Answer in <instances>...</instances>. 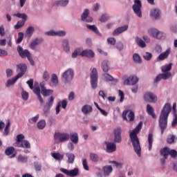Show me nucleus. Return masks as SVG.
I'll return each mask as SVG.
<instances>
[{
    "label": "nucleus",
    "mask_w": 177,
    "mask_h": 177,
    "mask_svg": "<svg viewBox=\"0 0 177 177\" xmlns=\"http://www.w3.org/2000/svg\"><path fill=\"white\" fill-rule=\"evenodd\" d=\"M17 67L21 71V73H19L17 76H18L19 78H21V77L26 74V71H27V65L21 64L17 65Z\"/></svg>",
    "instance_id": "obj_25"
},
{
    "label": "nucleus",
    "mask_w": 177,
    "mask_h": 177,
    "mask_svg": "<svg viewBox=\"0 0 177 177\" xmlns=\"http://www.w3.org/2000/svg\"><path fill=\"white\" fill-rule=\"evenodd\" d=\"M69 138L72 143H74V145L78 144L79 138H78V133L77 132L71 133V136H69Z\"/></svg>",
    "instance_id": "obj_34"
},
{
    "label": "nucleus",
    "mask_w": 177,
    "mask_h": 177,
    "mask_svg": "<svg viewBox=\"0 0 177 177\" xmlns=\"http://www.w3.org/2000/svg\"><path fill=\"white\" fill-rule=\"evenodd\" d=\"M62 48L66 53H70V41L68 39H64L62 41Z\"/></svg>",
    "instance_id": "obj_21"
},
{
    "label": "nucleus",
    "mask_w": 177,
    "mask_h": 177,
    "mask_svg": "<svg viewBox=\"0 0 177 177\" xmlns=\"http://www.w3.org/2000/svg\"><path fill=\"white\" fill-rule=\"evenodd\" d=\"M136 42L140 48H146V43L141 38L136 37Z\"/></svg>",
    "instance_id": "obj_43"
},
{
    "label": "nucleus",
    "mask_w": 177,
    "mask_h": 177,
    "mask_svg": "<svg viewBox=\"0 0 177 177\" xmlns=\"http://www.w3.org/2000/svg\"><path fill=\"white\" fill-rule=\"evenodd\" d=\"M109 164H112L113 167H114L117 169H122V166L124 165V164H122V162H117L115 160H110L109 162Z\"/></svg>",
    "instance_id": "obj_37"
},
{
    "label": "nucleus",
    "mask_w": 177,
    "mask_h": 177,
    "mask_svg": "<svg viewBox=\"0 0 177 177\" xmlns=\"http://www.w3.org/2000/svg\"><path fill=\"white\" fill-rule=\"evenodd\" d=\"M54 138L61 143H64V142H67L70 139V134L68 133H55Z\"/></svg>",
    "instance_id": "obj_11"
},
{
    "label": "nucleus",
    "mask_w": 177,
    "mask_h": 177,
    "mask_svg": "<svg viewBox=\"0 0 177 177\" xmlns=\"http://www.w3.org/2000/svg\"><path fill=\"white\" fill-rule=\"evenodd\" d=\"M102 174L105 177H109L113 174V166L110 165L102 167Z\"/></svg>",
    "instance_id": "obj_19"
},
{
    "label": "nucleus",
    "mask_w": 177,
    "mask_h": 177,
    "mask_svg": "<svg viewBox=\"0 0 177 177\" xmlns=\"http://www.w3.org/2000/svg\"><path fill=\"white\" fill-rule=\"evenodd\" d=\"M92 106L91 105L85 104L82 107V113L84 114V115H88V114H91L92 113Z\"/></svg>",
    "instance_id": "obj_29"
},
{
    "label": "nucleus",
    "mask_w": 177,
    "mask_h": 177,
    "mask_svg": "<svg viewBox=\"0 0 177 177\" xmlns=\"http://www.w3.org/2000/svg\"><path fill=\"white\" fill-rule=\"evenodd\" d=\"M171 110V104L166 103L160 112L158 122L162 134L164 133V131L167 129V127H168V117L169 116Z\"/></svg>",
    "instance_id": "obj_2"
},
{
    "label": "nucleus",
    "mask_w": 177,
    "mask_h": 177,
    "mask_svg": "<svg viewBox=\"0 0 177 177\" xmlns=\"http://www.w3.org/2000/svg\"><path fill=\"white\" fill-rule=\"evenodd\" d=\"M142 57L145 60H147V62H150L153 57V54L149 52H145L142 54Z\"/></svg>",
    "instance_id": "obj_47"
},
{
    "label": "nucleus",
    "mask_w": 177,
    "mask_h": 177,
    "mask_svg": "<svg viewBox=\"0 0 177 177\" xmlns=\"http://www.w3.org/2000/svg\"><path fill=\"white\" fill-rule=\"evenodd\" d=\"M45 35H48V37H56V30H50L45 32Z\"/></svg>",
    "instance_id": "obj_61"
},
{
    "label": "nucleus",
    "mask_w": 177,
    "mask_h": 177,
    "mask_svg": "<svg viewBox=\"0 0 177 177\" xmlns=\"http://www.w3.org/2000/svg\"><path fill=\"white\" fill-rule=\"evenodd\" d=\"M17 50L21 59H26L27 58L28 62H30V64L31 66H34L35 62L34 60L32 59V57H31V53L27 49L24 50L23 47L21 46H18Z\"/></svg>",
    "instance_id": "obj_5"
},
{
    "label": "nucleus",
    "mask_w": 177,
    "mask_h": 177,
    "mask_svg": "<svg viewBox=\"0 0 177 177\" xmlns=\"http://www.w3.org/2000/svg\"><path fill=\"white\" fill-rule=\"evenodd\" d=\"M91 72L90 73V78L91 86L92 88H93V89H95V88H97V69H96V68H91Z\"/></svg>",
    "instance_id": "obj_9"
},
{
    "label": "nucleus",
    "mask_w": 177,
    "mask_h": 177,
    "mask_svg": "<svg viewBox=\"0 0 177 177\" xmlns=\"http://www.w3.org/2000/svg\"><path fill=\"white\" fill-rule=\"evenodd\" d=\"M106 41L109 45H112L113 46H114V45H115V42H117V40L114 37H109Z\"/></svg>",
    "instance_id": "obj_59"
},
{
    "label": "nucleus",
    "mask_w": 177,
    "mask_h": 177,
    "mask_svg": "<svg viewBox=\"0 0 177 177\" xmlns=\"http://www.w3.org/2000/svg\"><path fill=\"white\" fill-rule=\"evenodd\" d=\"M77 56H82V48H76L72 53L71 57L75 59Z\"/></svg>",
    "instance_id": "obj_36"
},
{
    "label": "nucleus",
    "mask_w": 177,
    "mask_h": 177,
    "mask_svg": "<svg viewBox=\"0 0 177 177\" xmlns=\"http://www.w3.org/2000/svg\"><path fill=\"white\" fill-rule=\"evenodd\" d=\"M144 99L146 102H149V103H156V102H157V96L153 93H146L144 95Z\"/></svg>",
    "instance_id": "obj_17"
},
{
    "label": "nucleus",
    "mask_w": 177,
    "mask_h": 177,
    "mask_svg": "<svg viewBox=\"0 0 177 177\" xmlns=\"http://www.w3.org/2000/svg\"><path fill=\"white\" fill-rule=\"evenodd\" d=\"M39 120V115H36L35 117L28 119V125H34Z\"/></svg>",
    "instance_id": "obj_40"
},
{
    "label": "nucleus",
    "mask_w": 177,
    "mask_h": 177,
    "mask_svg": "<svg viewBox=\"0 0 177 177\" xmlns=\"http://www.w3.org/2000/svg\"><path fill=\"white\" fill-rule=\"evenodd\" d=\"M43 81H49V79L50 78V75H49V73L48 71H45L42 75Z\"/></svg>",
    "instance_id": "obj_56"
},
{
    "label": "nucleus",
    "mask_w": 177,
    "mask_h": 177,
    "mask_svg": "<svg viewBox=\"0 0 177 177\" xmlns=\"http://www.w3.org/2000/svg\"><path fill=\"white\" fill-rule=\"evenodd\" d=\"M122 130L121 127H118L113 130V135H114V142L115 143H121L122 138H121V133Z\"/></svg>",
    "instance_id": "obj_15"
},
{
    "label": "nucleus",
    "mask_w": 177,
    "mask_h": 177,
    "mask_svg": "<svg viewBox=\"0 0 177 177\" xmlns=\"http://www.w3.org/2000/svg\"><path fill=\"white\" fill-rule=\"evenodd\" d=\"M133 59L134 63H137V64H140V63H142V58L138 53H134L133 55Z\"/></svg>",
    "instance_id": "obj_44"
},
{
    "label": "nucleus",
    "mask_w": 177,
    "mask_h": 177,
    "mask_svg": "<svg viewBox=\"0 0 177 177\" xmlns=\"http://www.w3.org/2000/svg\"><path fill=\"white\" fill-rule=\"evenodd\" d=\"M116 48L120 51L124 50V44L122 41H118L116 44Z\"/></svg>",
    "instance_id": "obj_63"
},
{
    "label": "nucleus",
    "mask_w": 177,
    "mask_h": 177,
    "mask_svg": "<svg viewBox=\"0 0 177 177\" xmlns=\"http://www.w3.org/2000/svg\"><path fill=\"white\" fill-rule=\"evenodd\" d=\"M21 97L24 102H27V100H28V97H30V94L28 92L22 90L21 92Z\"/></svg>",
    "instance_id": "obj_46"
},
{
    "label": "nucleus",
    "mask_w": 177,
    "mask_h": 177,
    "mask_svg": "<svg viewBox=\"0 0 177 177\" xmlns=\"http://www.w3.org/2000/svg\"><path fill=\"white\" fill-rule=\"evenodd\" d=\"M28 160V158L27 156L19 155L17 157V162H21L22 164H24L27 162Z\"/></svg>",
    "instance_id": "obj_42"
},
{
    "label": "nucleus",
    "mask_w": 177,
    "mask_h": 177,
    "mask_svg": "<svg viewBox=\"0 0 177 177\" xmlns=\"http://www.w3.org/2000/svg\"><path fill=\"white\" fill-rule=\"evenodd\" d=\"M86 27L88 28V30H91V31H93L95 34L97 35H102V33L99 32V30L95 25H86Z\"/></svg>",
    "instance_id": "obj_41"
},
{
    "label": "nucleus",
    "mask_w": 177,
    "mask_h": 177,
    "mask_svg": "<svg viewBox=\"0 0 177 177\" xmlns=\"http://www.w3.org/2000/svg\"><path fill=\"white\" fill-rule=\"evenodd\" d=\"M171 54V48H167L164 53L160 54L158 57L159 60H165V59H168V57Z\"/></svg>",
    "instance_id": "obj_30"
},
{
    "label": "nucleus",
    "mask_w": 177,
    "mask_h": 177,
    "mask_svg": "<svg viewBox=\"0 0 177 177\" xmlns=\"http://www.w3.org/2000/svg\"><path fill=\"white\" fill-rule=\"evenodd\" d=\"M13 153H15V147H13L6 148L5 151L6 156H11L10 158H15L16 157V154Z\"/></svg>",
    "instance_id": "obj_33"
},
{
    "label": "nucleus",
    "mask_w": 177,
    "mask_h": 177,
    "mask_svg": "<svg viewBox=\"0 0 177 177\" xmlns=\"http://www.w3.org/2000/svg\"><path fill=\"white\" fill-rule=\"evenodd\" d=\"M160 70L162 73V74H165L167 73H171L169 72L171 70H172V63H169L168 64H165L160 67Z\"/></svg>",
    "instance_id": "obj_32"
},
{
    "label": "nucleus",
    "mask_w": 177,
    "mask_h": 177,
    "mask_svg": "<svg viewBox=\"0 0 177 177\" xmlns=\"http://www.w3.org/2000/svg\"><path fill=\"white\" fill-rule=\"evenodd\" d=\"M176 125H177V114L175 113L174 118V120L172 121V123H171V127L173 128H175V127H176Z\"/></svg>",
    "instance_id": "obj_64"
},
{
    "label": "nucleus",
    "mask_w": 177,
    "mask_h": 177,
    "mask_svg": "<svg viewBox=\"0 0 177 177\" xmlns=\"http://www.w3.org/2000/svg\"><path fill=\"white\" fill-rule=\"evenodd\" d=\"M33 92L34 94L37 96V99L40 102V103H44V99H42L41 93L43 95V96H49V95H52V93H53V90L48 89H34Z\"/></svg>",
    "instance_id": "obj_8"
},
{
    "label": "nucleus",
    "mask_w": 177,
    "mask_h": 177,
    "mask_svg": "<svg viewBox=\"0 0 177 177\" xmlns=\"http://www.w3.org/2000/svg\"><path fill=\"white\" fill-rule=\"evenodd\" d=\"M75 72L74 69L68 68L61 75V80L64 82L66 85H70L71 81L74 80Z\"/></svg>",
    "instance_id": "obj_4"
},
{
    "label": "nucleus",
    "mask_w": 177,
    "mask_h": 177,
    "mask_svg": "<svg viewBox=\"0 0 177 177\" xmlns=\"http://www.w3.org/2000/svg\"><path fill=\"white\" fill-rule=\"evenodd\" d=\"M70 3L69 0H58L55 2L56 6H59L60 8H66Z\"/></svg>",
    "instance_id": "obj_31"
},
{
    "label": "nucleus",
    "mask_w": 177,
    "mask_h": 177,
    "mask_svg": "<svg viewBox=\"0 0 177 177\" xmlns=\"http://www.w3.org/2000/svg\"><path fill=\"white\" fill-rule=\"evenodd\" d=\"M128 25H124L123 26H120L116 29H115L112 33V35L113 37H118L120 34H122V32H125V31H128Z\"/></svg>",
    "instance_id": "obj_18"
},
{
    "label": "nucleus",
    "mask_w": 177,
    "mask_h": 177,
    "mask_svg": "<svg viewBox=\"0 0 177 177\" xmlns=\"http://www.w3.org/2000/svg\"><path fill=\"white\" fill-rule=\"evenodd\" d=\"M26 22L24 21H18L17 24L15 26V30H19V28H21V27H23V26H24Z\"/></svg>",
    "instance_id": "obj_60"
},
{
    "label": "nucleus",
    "mask_w": 177,
    "mask_h": 177,
    "mask_svg": "<svg viewBox=\"0 0 177 177\" xmlns=\"http://www.w3.org/2000/svg\"><path fill=\"white\" fill-rule=\"evenodd\" d=\"M66 156L68 158V164H73L75 160V155H74L73 153H66Z\"/></svg>",
    "instance_id": "obj_38"
},
{
    "label": "nucleus",
    "mask_w": 177,
    "mask_h": 177,
    "mask_svg": "<svg viewBox=\"0 0 177 177\" xmlns=\"http://www.w3.org/2000/svg\"><path fill=\"white\" fill-rule=\"evenodd\" d=\"M37 125L38 129H44V128H45V127H46V122L45 121V120H39L37 122Z\"/></svg>",
    "instance_id": "obj_49"
},
{
    "label": "nucleus",
    "mask_w": 177,
    "mask_h": 177,
    "mask_svg": "<svg viewBox=\"0 0 177 177\" xmlns=\"http://www.w3.org/2000/svg\"><path fill=\"white\" fill-rule=\"evenodd\" d=\"M139 82V77L136 75H131L123 79V85L126 86H133Z\"/></svg>",
    "instance_id": "obj_7"
},
{
    "label": "nucleus",
    "mask_w": 177,
    "mask_h": 177,
    "mask_svg": "<svg viewBox=\"0 0 177 177\" xmlns=\"http://www.w3.org/2000/svg\"><path fill=\"white\" fill-rule=\"evenodd\" d=\"M109 60H104L102 62L101 67L104 73H108L109 70H110V66H109Z\"/></svg>",
    "instance_id": "obj_35"
},
{
    "label": "nucleus",
    "mask_w": 177,
    "mask_h": 177,
    "mask_svg": "<svg viewBox=\"0 0 177 177\" xmlns=\"http://www.w3.org/2000/svg\"><path fill=\"white\" fill-rule=\"evenodd\" d=\"M109 19L110 16L109 15V14H104L100 19V21H101V23H106V21H107Z\"/></svg>",
    "instance_id": "obj_53"
},
{
    "label": "nucleus",
    "mask_w": 177,
    "mask_h": 177,
    "mask_svg": "<svg viewBox=\"0 0 177 177\" xmlns=\"http://www.w3.org/2000/svg\"><path fill=\"white\" fill-rule=\"evenodd\" d=\"M153 142H154V139L153 138V134L151 133L148 135V143H149V150H151V147H153Z\"/></svg>",
    "instance_id": "obj_48"
},
{
    "label": "nucleus",
    "mask_w": 177,
    "mask_h": 177,
    "mask_svg": "<svg viewBox=\"0 0 177 177\" xmlns=\"http://www.w3.org/2000/svg\"><path fill=\"white\" fill-rule=\"evenodd\" d=\"M58 105L60 107H62L64 109V110H66V109H67V100H63L62 101H59L58 102Z\"/></svg>",
    "instance_id": "obj_54"
},
{
    "label": "nucleus",
    "mask_w": 177,
    "mask_h": 177,
    "mask_svg": "<svg viewBox=\"0 0 177 177\" xmlns=\"http://www.w3.org/2000/svg\"><path fill=\"white\" fill-rule=\"evenodd\" d=\"M24 38V33H23L22 32H19L18 33V39H17V44H21Z\"/></svg>",
    "instance_id": "obj_57"
},
{
    "label": "nucleus",
    "mask_w": 177,
    "mask_h": 177,
    "mask_svg": "<svg viewBox=\"0 0 177 177\" xmlns=\"http://www.w3.org/2000/svg\"><path fill=\"white\" fill-rule=\"evenodd\" d=\"M39 85L41 89H46V88H48V82L46 80H42L41 82H40Z\"/></svg>",
    "instance_id": "obj_62"
},
{
    "label": "nucleus",
    "mask_w": 177,
    "mask_h": 177,
    "mask_svg": "<svg viewBox=\"0 0 177 177\" xmlns=\"http://www.w3.org/2000/svg\"><path fill=\"white\" fill-rule=\"evenodd\" d=\"M132 9L138 17H142V2L140 0L134 1V4L132 6Z\"/></svg>",
    "instance_id": "obj_10"
},
{
    "label": "nucleus",
    "mask_w": 177,
    "mask_h": 177,
    "mask_svg": "<svg viewBox=\"0 0 177 177\" xmlns=\"http://www.w3.org/2000/svg\"><path fill=\"white\" fill-rule=\"evenodd\" d=\"M122 118L125 120V121H133L135 113L131 110H125L122 113Z\"/></svg>",
    "instance_id": "obj_12"
},
{
    "label": "nucleus",
    "mask_w": 177,
    "mask_h": 177,
    "mask_svg": "<svg viewBox=\"0 0 177 177\" xmlns=\"http://www.w3.org/2000/svg\"><path fill=\"white\" fill-rule=\"evenodd\" d=\"M148 34L150 37L155 38L156 39H165L167 35L162 31H160L158 29L152 28L149 29Z\"/></svg>",
    "instance_id": "obj_6"
},
{
    "label": "nucleus",
    "mask_w": 177,
    "mask_h": 177,
    "mask_svg": "<svg viewBox=\"0 0 177 177\" xmlns=\"http://www.w3.org/2000/svg\"><path fill=\"white\" fill-rule=\"evenodd\" d=\"M103 78H104V81H106V82L111 81V82H112L113 85H117L118 84V80L114 79V77H113V76H111L109 73L104 74L103 75Z\"/></svg>",
    "instance_id": "obj_26"
},
{
    "label": "nucleus",
    "mask_w": 177,
    "mask_h": 177,
    "mask_svg": "<svg viewBox=\"0 0 177 177\" xmlns=\"http://www.w3.org/2000/svg\"><path fill=\"white\" fill-rule=\"evenodd\" d=\"M81 20L84 23H92L93 21V18L89 16V10L85 9L81 15Z\"/></svg>",
    "instance_id": "obj_14"
},
{
    "label": "nucleus",
    "mask_w": 177,
    "mask_h": 177,
    "mask_svg": "<svg viewBox=\"0 0 177 177\" xmlns=\"http://www.w3.org/2000/svg\"><path fill=\"white\" fill-rule=\"evenodd\" d=\"M147 112L149 115H151L152 118H156V113H154V109L150 104L147 105Z\"/></svg>",
    "instance_id": "obj_39"
},
{
    "label": "nucleus",
    "mask_w": 177,
    "mask_h": 177,
    "mask_svg": "<svg viewBox=\"0 0 177 177\" xmlns=\"http://www.w3.org/2000/svg\"><path fill=\"white\" fill-rule=\"evenodd\" d=\"M44 42V39L42 37H37L32 41L30 44V48L32 50L37 48V45H39V44H42Z\"/></svg>",
    "instance_id": "obj_23"
},
{
    "label": "nucleus",
    "mask_w": 177,
    "mask_h": 177,
    "mask_svg": "<svg viewBox=\"0 0 177 177\" xmlns=\"http://www.w3.org/2000/svg\"><path fill=\"white\" fill-rule=\"evenodd\" d=\"M66 35H67V32H66V30L56 31V37H66Z\"/></svg>",
    "instance_id": "obj_58"
},
{
    "label": "nucleus",
    "mask_w": 177,
    "mask_h": 177,
    "mask_svg": "<svg viewBox=\"0 0 177 177\" xmlns=\"http://www.w3.org/2000/svg\"><path fill=\"white\" fill-rule=\"evenodd\" d=\"M171 77H172L171 73H160L156 77L154 80V83L157 84V82H160L161 80H164L165 81H167V80H169Z\"/></svg>",
    "instance_id": "obj_13"
},
{
    "label": "nucleus",
    "mask_w": 177,
    "mask_h": 177,
    "mask_svg": "<svg viewBox=\"0 0 177 177\" xmlns=\"http://www.w3.org/2000/svg\"><path fill=\"white\" fill-rule=\"evenodd\" d=\"M106 153H114L117 150V145L114 142H106Z\"/></svg>",
    "instance_id": "obj_20"
},
{
    "label": "nucleus",
    "mask_w": 177,
    "mask_h": 177,
    "mask_svg": "<svg viewBox=\"0 0 177 177\" xmlns=\"http://www.w3.org/2000/svg\"><path fill=\"white\" fill-rule=\"evenodd\" d=\"M150 15L154 20H160L161 16V12L159 9L154 8L151 10Z\"/></svg>",
    "instance_id": "obj_24"
},
{
    "label": "nucleus",
    "mask_w": 177,
    "mask_h": 177,
    "mask_svg": "<svg viewBox=\"0 0 177 177\" xmlns=\"http://www.w3.org/2000/svg\"><path fill=\"white\" fill-rule=\"evenodd\" d=\"M19 78V77H18V76L16 75V77L12 78L11 80H8L6 86L9 87L10 86V85H13V84H15V82H16V81H17Z\"/></svg>",
    "instance_id": "obj_52"
},
{
    "label": "nucleus",
    "mask_w": 177,
    "mask_h": 177,
    "mask_svg": "<svg viewBox=\"0 0 177 177\" xmlns=\"http://www.w3.org/2000/svg\"><path fill=\"white\" fill-rule=\"evenodd\" d=\"M60 171L67 175V176L74 177L78 175V168H75L71 171L67 170V169L61 168Z\"/></svg>",
    "instance_id": "obj_16"
},
{
    "label": "nucleus",
    "mask_w": 177,
    "mask_h": 177,
    "mask_svg": "<svg viewBox=\"0 0 177 177\" xmlns=\"http://www.w3.org/2000/svg\"><path fill=\"white\" fill-rule=\"evenodd\" d=\"M14 16L16 17H18L19 19H22V21H27V15L25 13H17L15 14Z\"/></svg>",
    "instance_id": "obj_50"
},
{
    "label": "nucleus",
    "mask_w": 177,
    "mask_h": 177,
    "mask_svg": "<svg viewBox=\"0 0 177 177\" xmlns=\"http://www.w3.org/2000/svg\"><path fill=\"white\" fill-rule=\"evenodd\" d=\"M82 57H88L89 59H93V57H95V53L90 49L82 50Z\"/></svg>",
    "instance_id": "obj_22"
},
{
    "label": "nucleus",
    "mask_w": 177,
    "mask_h": 177,
    "mask_svg": "<svg viewBox=\"0 0 177 177\" xmlns=\"http://www.w3.org/2000/svg\"><path fill=\"white\" fill-rule=\"evenodd\" d=\"M35 31V29L34 28V27L32 26H29L28 27V28L26 29V34L28 35H29L30 37H31V35H32V34H34V32Z\"/></svg>",
    "instance_id": "obj_55"
},
{
    "label": "nucleus",
    "mask_w": 177,
    "mask_h": 177,
    "mask_svg": "<svg viewBox=\"0 0 177 177\" xmlns=\"http://www.w3.org/2000/svg\"><path fill=\"white\" fill-rule=\"evenodd\" d=\"M52 157L55 158V160H57V161H62L63 160V155L57 153H53Z\"/></svg>",
    "instance_id": "obj_51"
},
{
    "label": "nucleus",
    "mask_w": 177,
    "mask_h": 177,
    "mask_svg": "<svg viewBox=\"0 0 177 177\" xmlns=\"http://www.w3.org/2000/svg\"><path fill=\"white\" fill-rule=\"evenodd\" d=\"M142 125L143 122H140L133 130L129 131L133 149L135 153L137 154L138 157H140L142 156V148L140 147V141H139L138 133V132H140Z\"/></svg>",
    "instance_id": "obj_1"
},
{
    "label": "nucleus",
    "mask_w": 177,
    "mask_h": 177,
    "mask_svg": "<svg viewBox=\"0 0 177 177\" xmlns=\"http://www.w3.org/2000/svg\"><path fill=\"white\" fill-rule=\"evenodd\" d=\"M24 134H18L16 137V142L13 146L15 147H21L22 149H31V144L27 140H24Z\"/></svg>",
    "instance_id": "obj_3"
},
{
    "label": "nucleus",
    "mask_w": 177,
    "mask_h": 177,
    "mask_svg": "<svg viewBox=\"0 0 177 177\" xmlns=\"http://www.w3.org/2000/svg\"><path fill=\"white\" fill-rule=\"evenodd\" d=\"M90 160L93 162H99V161H103V158L99 156V155L95 153H91L89 155Z\"/></svg>",
    "instance_id": "obj_28"
},
{
    "label": "nucleus",
    "mask_w": 177,
    "mask_h": 177,
    "mask_svg": "<svg viewBox=\"0 0 177 177\" xmlns=\"http://www.w3.org/2000/svg\"><path fill=\"white\" fill-rule=\"evenodd\" d=\"M169 148L165 147L160 151L161 156H163L164 158H168V156H169Z\"/></svg>",
    "instance_id": "obj_45"
},
{
    "label": "nucleus",
    "mask_w": 177,
    "mask_h": 177,
    "mask_svg": "<svg viewBox=\"0 0 177 177\" xmlns=\"http://www.w3.org/2000/svg\"><path fill=\"white\" fill-rule=\"evenodd\" d=\"M50 85V86H59V77H57V75H56L55 73H53L51 75Z\"/></svg>",
    "instance_id": "obj_27"
}]
</instances>
